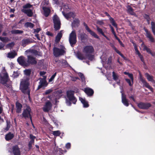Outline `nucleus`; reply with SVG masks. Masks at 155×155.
Here are the masks:
<instances>
[{"label":"nucleus","mask_w":155,"mask_h":155,"mask_svg":"<svg viewBox=\"0 0 155 155\" xmlns=\"http://www.w3.org/2000/svg\"><path fill=\"white\" fill-rule=\"evenodd\" d=\"M32 5L29 3H27L23 5V8L21 10V12H24L29 17L32 16L33 13L32 10L29 8H31Z\"/></svg>","instance_id":"nucleus-3"},{"label":"nucleus","mask_w":155,"mask_h":155,"mask_svg":"<svg viewBox=\"0 0 155 155\" xmlns=\"http://www.w3.org/2000/svg\"><path fill=\"white\" fill-rule=\"evenodd\" d=\"M79 79L78 78V77H73L71 78V80L73 81H76L77 79Z\"/></svg>","instance_id":"nucleus-61"},{"label":"nucleus","mask_w":155,"mask_h":155,"mask_svg":"<svg viewBox=\"0 0 155 155\" xmlns=\"http://www.w3.org/2000/svg\"><path fill=\"white\" fill-rule=\"evenodd\" d=\"M94 48L92 46H86L84 48L83 50V52L85 54L80 53L78 54V58L80 60L87 59L91 61L94 58L91 54L94 52Z\"/></svg>","instance_id":"nucleus-2"},{"label":"nucleus","mask_w":155,"mask_h":155,"mask_svg":"<svg viewBox=\"0 0 155 155\" xmlns=\"http://www.w3.org/2000/svg\"><path fill=\"white\" fill-rule=\"evenodd\" d=\"M42 8L43 10L44 15L46 17H48L50 12V9L49 8L45 7V6L42 7Z\"/></svg>","instance_id":"nucleus-20"},{"label":"nucleus","mask_w":155,"mask_h":155,"mask_svg":"<svg viewBox=\"0 0 155 155\" xmlns=\"http://www.w3.org/2000/svg\"><path fill=\"white\" fill-rule=\"evenodd\" d=\"M61 132L59 130H57L53 131V134L54 136H59Z\"/></svg>","instance_id":"nucleus-42"},{"label":"nucleus","mask_w":155,"mask_h":155,"mask_svg":"<svg viewBox=\"0 0 155 155\" xmlns=\"http://www.w3.org/2000/svg\"><path fill=\"white\" fill-rule=\"evenodd\" d=\"M34 143V141L33 140H31L29 142V148H31V145Z\"/></svg>","instance_id":"nucleus-52"},{"label":"nucleus","mask_w":155,"mask_h":155,"mask_svg":"<svg viewBox=\"0 0 155 155\" xmlns=\"http://www.w3.org/2000/svg\"><path fill=\"white\" fill-rule=\"evenodd\" d=\"M65 48L64 46H62L61 49L54 47L53 49V54L56 57H58L65 53Z\"/></svg>","instance_id":"nucleus-5"},{"label":"nucleus","mask_w":155,"mask_h":155,"mask_svg":"<svg viewBox=\"0 0 155 155\" xmlns=\"http://www.w3.org/2000/svg\"><path fill=\"white\" fill-rule=\"evenodd\" d=\"M30 136L31 140H33L34 141V139L35 138V137L31 134Z\"/></svg>","instance_id":"nucleus-56"},{"label":"nucleus","mask_w":155,"mask_h":155,"mask_svg":"<svg viewBox=\"0 0 155 155\" xmlns=\"http://www.w3.org/2000/svg\"><path fill=\"white\" fill-rule=\"evenodd\" d=\"M79 99L83 104L84 107H86L89 106V104H88L87 102L84 99L80 97Z\"/></svg>","instance_id":"nucleus-27"},{"label":"nucleus","mask_w":155,"mask_h":155,"mask_svg":"<svg viewBox=\"0 0 155 155\" xmlns=\"http://www.w3.org/2000/svg\"><path fill=\"white\" fill-rule=\"evenodd\" d=\"M31 109L28 107H27L26 109L24 110L22 113V116L25 118L28 117H29L31 121H32L31 117L30 114Z\"/></svg>","instance_id":"nucleus-10"},{"label":"nucleus","mask_w":155,"mask_h":155,"mask_svg":"<svg viewBox=\"0 0 155 155\" xmlns=\"http://www.w3.org/2000/svg\"><path fill=\"white\" fill-rule=\"evenodd\" d=\"M145 31L146 32V36L147 38L149 39L151 42H154V39L150 32H149L147 30H145Z\"/></svg>","instance_id":"nucleus-21"},{"label":"nucleus","mask_w":155,"mask_h":155,"mask_svg":"<svg viewBox=\"0 0 155 155\" xmlns=\"http://www.w3.org/2000/svg\"><path fill=\"white\" fill-rule=\"evenodd\" d=\"M45 85H46V81L45 80H40L39 83V85L38 86V89L40 88L41 87L44 86Z\"/></svg>","instance_id":"nucleus-25"},{"label":"nucleus","mask_w":155,"mask_h":155,"mask_svg":"<svg viewBox=\"0 0 155 155\" xmlns=\"http://www.w3.org/2000/svg\"><path fill=\"white\" fill-rule=\"evenodd\" d=\"M85 92L88 96H91L94 93V91L92 89L89 88H86L84 89Z\"/></svg>","instance_id":"nucleus-23"},{"label":"nucleus","mask_w":155,"mask_h":155,"mask_svg":"<svg viewBox=\"0 0 155 155\" xmlns=\"http://www.w3.org/2000/svg\"><path fill=\"white\" fill-rule=\"evenodd\" d=\"M149 103H140L138 104V106L140 108L142 109H147L151 106Z\"/></svg>","instance_id":"nucleus-16"},{"label":"nucleus","mask_w":155,"mask_h":155,"mask_svg":"<svg viewBox=\"0 0 155 155\" xmlns=\"http://www.w3.org/2000/svg\"><path fill=\"white\" fill-rule=\"evenodd\" d=\"M62 13L63 15L67 19H68L71 17L74 18L75 16L74 14L72 12H70L68 14H64V12H62Z\"/></svg>","instance_id":"nucleus-22"},{"label":"nucleus","mask_w":155,"mask_h":155,"mask_svg":"<svg viewBox=\"0 0 155 155\" xmlns=\"http://www.w3.org/2000/svg\"><path fill=\"white\" fill-rule=\"evenodd\" d=\"M74 91H68L67 92V96L70 101H71L74 104H75L77 100L74 96Z\"/></svg>","instance_id":"nucleus-9"},{"label":"nucleus","mask_w":155,"mask_h":155,"mask_svg":"<svg viewBox=\"0 0 155 155\" xmlns=\"http://www.w3.org/2000/svg\"><path fill=\"white\" fill-rule=\"evenodd\" d=\"M18 76V74L17 72H14V73L12 75V76L15 78H17Z\"/></svg>","instance_id":"nucleus-50"},{"label":"nucleus","mask_w":155,"mask_h":155,"mask_svg":"<svg viewBox=\"0 0 155 155\" xmlns=\"http://www.w3.org/2000/svg\"><path fill=\"white\" fill-rule=\"evenodd\" d=\"M27 66L30 64L32 65L35 64L37 63V61L36 59L33 57V54H32L31 55H28L27 56Z\"/></svg>","instance_id":"nucleus-8"},{"label":"nucleus","mask_w":155,"mask_h":155,"mask_svg":"<svg viewBox=\"0 0 155 155\" xmlns=\"http://www.w3.org/2000/svg\"><path fill=\"white\" fill-rule=\"evenodd\" d=\"M52 91V90L51 89H49L48 90H46L44 94H50Z\"/></svg>","instance_id":"nucleus-47"},{"label":"nucleus","mask_w":155,"mask_h":155,"mask_svg":"<svg viewBox=\"0 0 155 155\" xmlns=\"http://www.w3.org/2000/svg\"><path fill=\"white\" fill-rule=\"evenodd\" d=\"M140 79L142 82L143 85L149 89L151 91H153V88L149 84L143 79L142 77L140 75Z\"/></svg>","instance_id":"nucleus-13"},{"label":"nucleus","mask_w":155,"mask_h":155,"mask_svg":"<svg viewBox=\"0 0 155 155\" xmlns=\"http://www.w3.org/2000/svg\"><path fill=\"white\" fill-rule=\"evenodd\" d=\"M125 80L129 84V85L131 86H132L133 84H132L131 83V81L130 80L128 79H126Z\"/></svg>","instance_id":"nucleus-51"},{"label":"nucleus","mask_w":155,"mask_h":155,"mask_svg":"<svg viewBox=\"0 0 155 155\" xmlns=\"http://www.w3.org/2000/svg\"><path fill=\"white\" fill-rule=\"evenodd\" d=\"M141 47L143 48V51H146L147 53L150 54L152 56L155 55V54L154 53H152L150 48L145 45L143 43L141 45Z\"/></svg>","instance_id":"nucleus-19"},{"label":"nucleus","mask_w":155,"mask_h":155,"mask_svg":"<svg viewBox=\"0 0 155 155\" xmlns=\"http://www.w3.org/2000/svg\"><path fill=\"white\" fill-rule=\"evenodd\" d=\"M110 20L111 23H112V25L116 27L117 26V25L114 20V19L112 18H110Z\"/></svg>","instance_id":"nucleus-46"},{"label":"nucleus","mask_w":155,"mask_h":155,"mask_svg":"<svg viewBox=\"0 0 155 155\" xmlns=\"http://www.w3.org/2000/svg\"><path fill=\"white\" fill-rule=\"evenodd\" d=\"M86 35L85 33H81L79 34V35L78 36V37L80 38L81 40L82 41L84 40L85 39V36Z\"/></svg>","instance_id":"nucleus-34"},{"label":"nucleus","mask_w":155,"mask_h":155,"mask_svg":"<svg viewBox=\"0 0 155 155\" xmlns=\"http://www.w3.org/2000/svg\"><path fill=\"white\" fill-rule=\"evenodd\" d=\"M25 27L27 28L29 27L31 28H32L34 27V25L31 22H27L25 23Z\"/></svg>","instance_id":"nucleus-33"},{"label":"nucleus","mask_w":155,"mask_h":155,"mask_svg":"<svg viewBox=\"0 0 155 155\" xmlns=\"http://www.w3.org/2000/svg\"><path fill=\"white\" fill-rule=\"evenodd\" d=\"M10 125L9 124L7 123V127L5 128V130L7 131L8 130H9V128H10Z\"/></svg>","instance_id":"nucleus-58"},{"label":"nucleus","mask_w":155,"mask_h":155,"mask_svg":"<svg viewBox=\"0 0 155 155\" xmlns=\"http://www.w3.org/2000/svg\"><path fill=\"white\" fill-rule=\"evenodd\" d=\"M135 50L136 51V53L139 55L140 54V53L139 51H138V50L136 48H135Z\"/></svg>","instance_id":"nucleus-64"},{"label":"nucleus","mask_w":155,"mask_h":155,"mask_svg":"<svg viewBox=\"0 0 155 155\" xmlns=\"http://www.w3.org/2000/svg\"><path fill=\"white\" fill-rule=\"evenodd\" d=\"M14 44L13 42H11L10 43L6 45V47L8 48L12 47L14 46Z\"/></svg>","instance_id":"nucleus-48"},{"label":"nucleus","mask_w":155,"mask_h":155,"mask_svg":"<svg viewBox=\"0 0 155 155\" xmlns=\"http://www.w3.org/2000/svg\"><path fill=\"white\" fill-rule=\"evenodd\" d=\"M0 40L5 43L8 42L9 40L8 38L7 37H0Z\"/></svg>","instance_id":"nucleus-36"},{"label":"nucleus","mask_w":155,"mask_h":155,"mask_svg":"<svg viewBox=\"0 0 155 155\" xmlns=\"http://www.w3.org/2000/svg\"><path fill=\"white\" fill-rule=\"evenodd\" d=\"M138 56H139V57H140V59L141 60L142 62H143L144 60H143V57L142 56L141 54H140Z\"/></svg>","instance_id":"nucleus-62"},{"label":"nucleus","mask_w":155,"mask_h":155,"mask_svg":"<svg viewBox=\"0 0 155 155\" xmlns=\"http://www.w3.org/2000/svg\"><path fill=\"white\" fill-rule=\"evenodd\" d=\"M141 47L143 48V51H146L147 53L150 54L152 56L155 55V54L154 53H152L150 48L145 45L143 43L141 45Z\"/></svg>","instance_id":"nucleus-18"},{"label":"nucleus","mask_w":155,"mask_h":155,"mask_svg":"<svg viewBox=\"0 0 155 155\" xmlns=\"http://www.w3.org/2000/svg\"><path fill=\"white\" fill-rule=\"evenodd\" d=\"M4 46L5 45L4 44H3L2 43H0V49L3 48L4 47Z\"/></svg>","instance_id":"nucleus-59"},{"label":"nucleus","mask_w":155,"mask_h":155,"mask_svg":"<svg viewBox=\"0 0 155 155\" xmlns=\"http://www.w3.org/2000/svg\"><path fill=\"white\" fill-rule=\"evenodd\" d=\"M97 30L98 32L101 34L103 36H104V34L101 29L97 26Z\"/></svg>","instance_id":"nucleus-45"},{"label":"nucleus","mask_w":155,"mask_h":155,"mask_svg":"<svg viewBox=\"0 0 155 155\" xmlns=\"http://www.w3.org/2000/svg\"><path fill=\"white\" fill-rule=\"evenodd\" d=\"M66 148L68 149L70 148L71 147V144L70 143H68L66 145Z\"/></svg>","instance_id":"nucleus-55"},{"label":"nucleus","mask_w":155,"mask_h":155,"mask_svg":"<svg viewBox=\"0 0 155 155\" xmlns=\"http://www.w3.org/2000/svg\"><path fill=\"white\" fill-rule=\"evenodd\" d=\"M97 23L100 25H102L104 24L103 21H97Z\"/></svg>","instance_id":"nucleus-57"},{"label":"nucleus","mask_w":155,"mask_h":155,"mask_svg":"<svg viewBox=\"0 0 155 155\" xmlns=\"http://www.w3.org/2000/svg\"><path fill=\"white\" fill-rule=\"evenodd\" d=\"M64 11L62 12H64V14L68 11V9L69 8V7L67 5H65L63 7Z\"/></svg>","instance_id":"nucleus-43"},{"label":"nucleus","mask_w":155,"mask_h":155,"mask_svg":"<svg viewBox=\"0 0 155 155\" xmlns=\"http://www.w3.org/2000/svg\"><path fill=\"white\" fill-rule=\"evenodd\" d=\"M121 100L122 103L125 106L127 107L128 106L129 104L128 100L126 98V95L123 93L122 91H121Z\"/></svg>","instance_id":"nucleus-11"},{"label":"nucleus","mask_w":155,"mask_h":155,"mask_svg":"<svg viewBox=\"0 0 155 155\" xmlns=\"http://www.w3.org/2000/svg\"><path fill=\"white\" fill-rule=\"evenodd\" d=\"M24 72L26 76L24 77L21 80L20 84V89L23 93L25 94H27L29 96L30 91L28 88V77L31 73V71L30 70H26L24 71Z\"/></svg>","instance_id":"nucleus-1"},{"label":"nucleus","mask_w":155,"mask_h":155,"mask_svg":"<svg viewBox=\"0 0 155 155\" xmlns=\"http://www.w3.org/2000/svg\"><path fill=\"white\" fill-rule=\"evenodd\" d=\"M12 152L14 155H20V149L17 146H15L12 147Z\"/></svg>","instance_id":"nucleus-17"},{"label":"nucleus","mask_w":155,"mask_h":155,"mask_svg":"<svg viewBox=\"0 0 155 155\" xmlns=\"http://www.w3.org/2000/svg\"><path fill=\"white\" fill-rule=\"evenodd\" d=\"M16 54L15 52H10L8 53L7 57L9 58H12L15 57Z\"/></svg>","instance_id":"nucleus-30"},{"label":"nucleus","mask_w":155,"mask_h":155,"mask_svg":"<svg viewBox=\"0 0 155 155\" xmlns=\"http://www.w3.org/2000/svg\"><path fill=\"white\" fill-rule=\"evenodd\" d=\"M124 74L126 75H127L128 77L131 79L132 81L133 82L134 80V78L133 77V74H131L129 73L126 72H124Z\"/></svg>","instance_id":"nucleus-38"},{"label":"nucleus","mask_w":155,"mask_h":155,"mask_svg":"<svg viewBox=\"0 0 155 155\" xmlns=\"http://www.w3.org/2000/svg\"><path fill=\"white\" fill-rule=\"evenodd\" d=\"M17 61L20 64L25 66H27L28 64L26 63L27 61L25 58L24 57L21 56L19 57L17 59Z\"/></svg>","instance_id":"nucleus-12"},{"label":"nucleus","mask_w":155,"mask_h":155,"mask_svg":"<svg viewBox=\"0 0 155 155\" xmlns=\"http://www.w3.org/2000/svg\"><path fill=\"white\" fill-rule=\"evenodd\" d=\"M41 30V29L40 28H38L36 29H35L34 30V33H36L38 32Z\"/></svg>","instance_id":"nucleus-53"},{"label":"nucleus","mask_w":155,"mask_h":155,"mask_svg":"<svg viewBox=\"0 0 155 155\" xmlns=\"http://www.w3.org/2000/svg\"><path fill=\"white\" fill-rule=\"evenodd\" d=\"M46 33V34L48 36H52L53 35V34L51 32L48 31Z\"/></svg>","instance_id":"nucleus-60"},{"label":"nucleus","mask_w":155,"mask_h":155,"mask_svg":"<svg viewBox=\"0 0 155 155\" xmlns=\"http://www.w3.org/2000/svg\"><path fill=\"white\" fill-rule=\"evenodd\" d=\"M22 107V106L21 104H20L19 103H16V112L17 113H19L21 112Z\"/></svg>","instance_id":"nucleus-26"},{"label":"nucleus","mask_w":155,"mask_h":155,"mask_svg":"<svg viewBox=\"0 0 155 155\" xmlns=\"http://www.w3.org/2000/svg\"><path fill=\"white\" fill-rule=\"evenodd\" d=\"M145 75L147 79L149 81H151L153 83L154 82V81L153 79V77L152 76L150 75L147 73H146Z\"/></svg>","instance_id":"nucleus-29"},{"label":"nucleus","mask_w":155,"mask_h":155,"mask_svg":"<svg viewBox=\"0 0 155 155\" xmlns=\"http://www.w3.org/2000/svg\"><path fill=\"white\" fill-rule=\"evenodd\" d=\"M11 32L12 34H21L23 32V31L20 30L15 29L12 31Z\"/></svg>","instance_id":"nucleus-32"},{"label":"nucleus","mask_w":155,"mask_h":155,"mask_svg":"<svg viewBox=\"0 0 155 155\" xmlns=\"http://www.w3.org/2000/svg\"><path fill=\"white\" fill-rule=\"evenodd\" d=\"M112 76L113 79L116 81L118 79V76L114 71L112 72Z\"/></svg>","instance_id":"nucleus-37"},{"label":"nucleus","mask_w":155,"mask_h":155,"mask_svg":"<svg viewBox=\"0 0 155 155\" xmlns=\"http://www.w3.org/2000/svg\"><path fill=\"white\" fill-rule=\"evenodd\" d=\"M84 25L86 29L88 32L91 35L94 36V38H99V37L93 31H91L87 25L85 23H84Z\"/></svg>","instance_id":"nucleus-15"},{"label":"nucleus","mask_w":155,"mask_h":155,"mask_svg":"<svg viewBox=\"0 0 155 155\" xmlns=\"http://www.w3.org/2000/svg\"><path fill=\"white\" fill-rule=\"evenodd\" d=\"M63 31L62 30H61L60 31V32L58 33L56 38V41L58 42L60 41L62 36V33Z\"/></svg>","instance_id":"nucleus-31"},{"label":"nucleus","mask_w":155,"mask_h":155,"mask_svg":"<svg viewBox=\"0 0 155 155\" xmlns=\"http://www.w3.org/2000/svg\"><path fill=\"white\" fill-rule=\"evenodd\" d=\"M138 56H139V57H140V59L141 60L142 62H143L144 60H143V57L142 56L141 54H140Z\"/></svg>","instance_id":"nucleus-63"},{"label":"nucleus","mask_w":155,"mask_h":155,"mask_svg":"<svg viewBox=\"0 0 155 155\" xmlns=\"http://www.w3.org/2000/svg\"><path fill=\"white\" fill-rule=\"evenodd\" d=\"M151 28L153 34L155 35V24L152 21L151 22Z\"/></svg>","instance_id":"nucleus-39"},{"label":"nucleus","mask_w":155,"mask_h":155,"mask_svg":"<svg viewBox=\"0 0 155 155\" xmlns=\"http://www.w3.org/2000/svg\"><path fill=\"white\" fill-rule=\"evenodd\" d=\"M52 104L49 101H47L45 103V105L43 107V110L45 112L49 111L51 108Z\"/></svg>","instance_id":"nucleus-14"},{"label":"nucleus","mask_w":155,"mask_h":155,"mask_svg":"<svg viewBox=\"0 0 155 155\" xmlns=\"http://www.w3.org/2000/svg\"><path fill=\"white\" fill-rule=\"evenodd\" d=\"M78 75L80 77L82 81L85 82V78L84 75L82 73H79Z\"/></svg>","instance_id":"nucleus-40"},{"label":"nucleus","mask_w":155,"mask_h":155,"mask_svg":"<svg viewBox=\"0 0 155 155\" xmlns=\"http://www.w3.org/2000/svg\"><path fill=\"white\" fill-rule=\"evenodd\" d=\"M69 41L71 45L73 47L77 42V36L75 30H73L70 33L69 37Z\"/></svg>","instance_id":"nucleus-4"},{"label":"nucleus","mask_w":155,"mask_h":155,"mask_svg":"<svg viewBox=\"0 0 155 155\" xmlns=\"http://www.w3.org/2000/svg\"><path fill=\"white\" fill-rule=\"evenodd\" d=\"M56 73H55L53 75H52L51 78L49 80V81L51 82L52 81L56 75Z\"/></svg>","instance_id":"nucleus-49"},{"label":"nucleus","mask_w":155,"mask_h":155,"mask_svg":"<svg viewBox=\"0 0 155 155\" xmlns=\"http://www.w3.org/2000/svg\"><path fill=\"white\" fill-rule=\"evenodd\" d=\"M31 42V41L29 39H23L22 41V45L23 46L25 47L26 45Z\"/></svg>","instance_id":"nucleus-24"},{"label":"nucleus","mask_w":155,"mask_h":155,"mask_svg":"<svg viewBox=\"0 0 155 155\" xmlns=\"http://www.w3.org/2000/svg\"><path fill=\"white\" fill-rule=\"evenodd\" d=\"M110 28L111 30L112 33L114 35V36L116 35V33L114 31V29L113 28V27L110 25Z\"/></svg>","instance_id":"nucleus-54"},{"label":"nucleus","mask_w":155,"mask_h":155,"mask_svg":"<svg viewBox=\"0 0 155 155\" xmlns=\"http://www.w3.org/2000/svg\"><path fill=\"white\" fill-rule=\"evenodd\" d=\"M0 83L5 84L8 80V75L5 70H3L0 74Z\"/></svg>","instance_id":"nucleus-6"},{"label":"nucleus","mask_w":155,"mask_h":155,"mask_svg":"<svg viewBox=\"0 0 155 155\" xmlns=\"http://www.w3.org/2000/svg\"><path fill=\"white\" fill-rule=\"evenodd\" d=\"M79 23V21L78 19H75L72 23V24L73 26L77 25V24Z\"/></svg>","instance_id":"nucleus-44"},{"label":"nucleus","mask_w":155,"mask_h":155,"mask_svg":"<svg viewBox=\"0 0 155 155\" xmlns=\"http://www.w3.org/2000/svg\"><path fill=\"white\" fill-rule=\"evenodd\" d=\"M49 3V1L48 0H44L41 2V5L42 7L47 6Z\"/></svg>","instance_id":"nucleus-35"},{"label":"nucleus","mask_w":155,"mask_h":155,"mask_svg":"<svg viewBox=\"0 0 155 155\" xmlns=\"http://www.w3.org/2000/svg\"><path fill=\"white\" fill-rule=\"evenodd\" d=\"M127 8L128 12L131 14L133 15L134 12L133 11V9L130 6H128L127 7Z\"/></svg>","instance_id":"nucleus-41"},{"label":"nucleus","mask_w":155,"mask_h":155,"mask_svg":"<svg viewBox=\"0 0 155 155\" xmlns=\"http://www.w3.org/2000/svg\"><path fill=\"white\" fill-rule=\"evenodd\" d=\"M14 137V135L13 134L9 133L6 135L5 138L7 140H8L12 139Z\"/></svg>","instance_id":"nucleus-28"},{"label":"nucleus","mask_w":155,"mask_h":155,"mask_svg":"<svg viewBox=\"0 0 155 155\" xmlns=\"http://www.w3.org/2000/svg\"><path fill=\"white\" fill-rule=\"evenodd\" d=\"M55 29L56 30L59 29L60 28L61 22L58 16L55 15L53 17Z\"/></svg>","instance_id":"nucleus-7"}]
</instances>
